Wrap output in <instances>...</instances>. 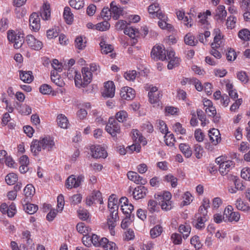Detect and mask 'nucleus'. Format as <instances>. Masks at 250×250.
Here are the masks:
<instances>
[{"instance_id": "obj_17", "label": "nucleus", "mask_w": 250, "mask_h": 250, "mask_svg": "<svg viewBox=\"0 0 250 250\" xmlns=\"http://www.w3.org/2000/svg\"><path fill=\"white\" fill-rule=\"evenodd\" d=\"M147 191V188L144 186H138L133 191V196L135 200H139L144 198Z\"/></svg>"}, {"instance_id": "obj_36", "label": "nucleus", "mask_w": 250, "mask_h": 250, "mask_svg": "<svg viewBox=\"0 0 250 250\" xmlns=\"http://www.w3.org/2000/svg\"><path fill=\"white\" fill-rule=\"evenodd\" d=\"M163 231V228L160 225H157L150 229V234L152 238L160 236Z\"/></svg>"}, {"instance_id": "obj_39", "label": "nucleus", "mask_w": 250, "mask_h": 250, "mask_svg": "<svg viewBox=\"0 0 250 250\" xmlns=\"http://www.w3.org/2000/svg\"><path fill=\"white\" fill-rule=\"evenodd\" d=\"M238 35L239 38L243 41H248L250 40V31L246 28L240 30Z\"/></svg>"}, {"instance_id": "obj_32", "label": "nucleus", "mask_w": 250, "mask_h": 250, "mask_svg": "<svg viewBox=\"0 0 250 250\" xmlns=\"http://www.w3.org/2000/svg\"><path fill=\"white\" fill-rule=\"evenodd\" d=\"M63 17L67 24H71L73 21V15L69 7L64 8Z\"/></svg>"}, {"instance_id": "obj_34", "label": "nucleus", "mask_w": 250, "mask_h": 250, "mask_svg": "<svg viewBox=\"0 0 250 250\" xmlns=\"http://www.w3.org/2000/svg\"><path fill=\"white\" fill-rule=\"evenodd\" d=\"M147 209L151 213L158 211L159 207L158 206L157 202L153 199L149 200L147 203Z\"/></svg>"}, {"instance_id": "obj_20", "label": "nucleus", "mask_w": 250, "mask_h": 250, "mask_svg": "<svg viewBox=\"0 0 250 250\" xmlns=\"http://www.w3.org/2000/svg\"><path fill=\"white\" fill-rule=\"evenodd\" d=\"M233 167L232 161H225L223 164H220V167H219V171L222 175H224L227 174Z\"/></svg>"}, {"instance_id": "obj_62", "label": "nucleus", "mask_w": 250, "mask_h": 250, "mask_svg": "<svg viewBox=\"0 0 250 250\" xmlns=\"http://www.w3.org/2000/svg\"><path fill=\"white\" fill-rule=\"evenodd\" d=\"M75 85L77 87L80 88L83 87V80L80 73L76 72L74 78Z\"/></svg>"}, {"instance_id": "obj_47", "label": "nucleus", "mask_w": 250, "mask_h": 250, "mask_svg": "<svg viewBox=\"0 0 250 250\" xmlns=\"http://www.w3.org/2000/svg\"><path fill=\"white\" fill-rule=\"evenodd\" d=\"M96 29L100 31H104L107 30L110 27V24L108 22L107 20L98 23L95 25Z\"/></svg>"}, {"instance_id": "obj_5", "label": "nucleus", "mask_w": 250, "mask_h": 250, "mask_svg": "<svg viewBox=\"0 0 250 250\" xmlns=\"http://www.w3.org/2000/svg\"><path fill=\"white\" fill-rule=\"evenodd\" d=\"M8 40L14 43L15 48H20L24 42L23 36L21 34L16 33L13 30H9L7 32Z\"/></svg>"}, {"instance_id": "obj_33", "label": "nucleus", "mask_w": 250, "mask_h": 250, "mask_svg": "<svg viewBox=\"0 0 250 250\" xmlns=\"http://www.w3.org/2000/svg\"><path fill=\"white\" fill-rule=\"evenodd\" d=\"M60 28L58 26H54L47 30L46 36L48 39H52L59 36Z\"/></svg>"}, {"instance_id": "obj_6", "label": "nucleus", "mask_w": 250, "mask_h": 250, "mask_svg": "<svg viewBox=\"0 0 250 250\" xmlns=\"http://www.w3.org/2000/svg\"><path fill=\"white\" fill-rule=\"evenodd\" d=\"M151 57L154 61H165L167 59L166 50L160 45H155L151 50Z\"/></svg>"}, {"instance_id": "obj_60", "label": "nucleus", "mask_w": 250, "mask_h": 250, "mask_svg": "<svg viewBox=\"0 0 250 250\" xmlns=\"http://www.w3.org/2000/svg\"><path fill=\"white\" fill-rule=\"evenodd\" d=\"M159 4L158 3L154 2L150 5L148 7V11L150 14L154 15L155 12L159 10Z\"/></svg>"}, {"instance_id": "obj_49", "label": "nucleus", "mask_w": 250, "mask_h": 250, "mask_svg": "<svg viewBox=\"0 0 250 250\" xmlns=\"http://www.w3.org/2000/svg\"><path fill=\"white\" fill-rule=\"evenodd\" d=\"M127 117V113L124 110H121L116 114V120L119 122L123 123L126 121Z\"/></svg>"}, {"instance_id": "obj_38", "label": "nucleus", "mask_w": 250, "mask_h": 250, "mask_svg": "<svg viewBox=\"0 0 250 250\" xmlns=\"http://www.w3.org/2000/svg\"><path fill=\"white\" fill-rule=\"evenodd\" d=\"M23 208L25 212L30 214H34L38 209V206L30 203H26Z\"/></svg>"}, {"instance_id": "obj_61", "label": "nucleus", "mask_w": 250, "mask_h": 250, "mask_svg": "<svg viewBox=\"0 0 250 250\" xmlns=\"http://www.w3.org/2000/svg\"><path fill=\"white\" fill-rule=\"evenodd\" d=\"M171 239L173 243L175 245H179L182 243V238L180 234L177 233L172 234Z\"/></svg>"}, {"instance_id": "obj_56", "label": "nucleus", "mask_w": 250, "mask_h": 250, "mask_svg": "<svg viewBox=\"0 0 250 250\" xmlns=\"http://www.w3.org/2000/svg\"><path fill=\"white\" fill-rule=\"evenodd\" d=\"M236 18L233 16H229L226 21V25L228 28L232 29L235 26Z\"/></svg>"}, {"instance_id": "obj_4", "label": "nucleus", "mask_w": 250, "mask_h": 250, "mask_svg": "<svg viewBox=\"0 0 250 250\" xmlns=\"http://www.w3.org/2000/svg\"><path fill=\"white\" fill-rule=\"evenodd\" d=\"M105 129L112 137L116 138L117 135L121 132L120 126L118 122L113 117L109 118L108 122L105 126Z\"/></svg>"}, {"instance_id": "obj_15", "label": "nucleus", "mask_w": 250, "mask_h": 250, "mask_svg": "<svg viewBox=\"0 0 250 250\" xmlns=\"http://www.w3.org/2000/svg\"><path fill=\"white\" fill-rule=\"evenodd\" d=\"M220 135L219 131L217 129L212 128L209 130V140L213 145H217L221 141Z\"/></svg>"}, {"instance_id": "obj_13", "label": "nucleus", "mask_w": 250, "mask_h": 250, "mask_svg": "<svg viewBox=\"0 0 250 250\" xmlns=\"http://www.w3.org/2000/svg\"><path fill=\"white\" fill-rule=\"evenodd\" d=\"M127 176L129 180L133 181L136 184L145 185L146 183V179L143 178L137 172L130 171L127 172Z\"/></svg>"}, {"instance_id": "obj_51", "label": "nucleus", "mask_w": 250, "mask_h": 250, "mask_svg": "<svg viewBox=\"0 0 250 250\" xmlns=\"http://www.w3.org/2000/svg\"><path fill=\"white\" fill-rule=\"evenodd\" d=\"M194 155L196 158L201 159L203 156L204 149L199 144H196L194 146Z\"/></svg>"}, {"instance_id": "obj_41", "label": "nucleus", "mask_w": 250, "mask_h": 250, "mask_svg": "<svg viewBox=\"0 0 250 250\" xmlns=\"http://www.w3.org/2000/svg\"><path fill=\"white\" fill-rule=\"evenodd\" d=\"M124 33L125 35H128L130 38H132L133 43H135L137 42V40L134 39L136 33H138V32L135 29L131 27H127L125 28L124 30Z\"/></svg>"}, {"instance_id": "obj_53", "label": "nucleus", "mask_w": 250, "mask_h": 250, "mask_svg": "<svg viewBox=\"0 0 250 250\" xmlns=\"http://www.w3.org/2000/svg\"><path fill=\"white\" fill-rule=\"evenodd\" d=\"M137 76V72L135 70H130L126 72L124 77L127 81L133 82Z\"/></svg>"}, {"instance_id": "obj_48", "label": "nucleus", "mask_w": 250, "mask_h": 250, "mask_svg": "<svg viewBox=\"0 0 250 250\" xmlns=\"http://www.w3.org/2000/svg\"><path fill=\"white\" fill-rule=\"evenodd\" d=\"M85 43H86V42L83 41V40L82 36H78L77 38H76V39H75V47L80 50H82L85 47V46H86Z\"/></svg>"}, {"instance_id": "obj_12", "label": "nucleus", "mask_w": 250, "mask_h": 250, "mask_svg": "<svg viewBox=\"0 0 250 250\" xmlns=\"http://www.w3.org/2000/svg\"><path fill=\"white\" fill-rule=\"evenodd\" d=\"M30 26L35 32L39 30L41 27L40 18L36 13H33L29 18Z\"/></svg>"}, {"instance_id": "obj_21", "label": "nucleus", "mask_w": 250, "mask_h": 250, "mask_svg": "<svg viewBox=\"0 0 250 250\" xmlns=\"http://www.w3.org/2000/svg\"><path fill=\"white\" fill-rule=\"evenodd\" d=\"M83 80V87L87 85L91 81L92 73L88 68H83L82 70Z\"/></svg>"}, {"instance_id": "obj_27", "label": "nucleus", "mask_w": 250, "mask_h": 250, "mask_svg": "<svg viewBox=\"0 0 250 250\" xmlns=\"http://www.w3.org/2000/svg\"><path fill=\"white\" fill-rule=\"evenodd\" d=\"M176 15L179 20H183L186 25L191 27L192 23H191L192 19L190 16H189V18L188 16H185V13L180 10L176 12Z\"/></svg>"}, {"instance_id": "obj_19", "label": "nucleus", "mask_w": 250, "mask_h": 250, "mask_svg": "<svg viewBox=\"0 0 250 250\" xmlns=\"http://www.w3.org/2000/svg\"><path fill=\"white\" fill-rule=\"evenodd\" d=\"M114 195L110 196L108 199V207L111 213H118L119 205H118V200L113 197Z\"/></svg>"}, {"instance_id": "obj_16", "label": "nucleus", "mask_w": 250, "mask_h": 250, "mask_svg": "<svg viewBox=\"0 0 250 250\" xmlns=\"http://www.w3.org/2000/svg\"><path fill=\"white\" fill-rule=\"evenodd\" d=\"M227 12L224 5H219L216 10L215 19L218 22H223L225 20Z\"/></svg>"}, {"instance_id": "obj_1", "label": "nucleus", "mask_w": 250, "mask_h": 250, "mask_svg": "<svg viewBox=\"0 0 250 250\" xmlns=\"http://www.w3.org/2000/svg\"><path fill=\"white\" fill-rule=\"evenodd\" d=\"M55 146L54 140L50 137L41 138L40 141L34 140L31 145V151L35 155H37L42 148L51 151Z\"/></svg>"}, {"instance_id": "obj_11", "label": "nucleus", "mask_w": 250, "mask_h": 250, "mask_svg": "<svg viewBox=\"0 0 250 250\" xmlns=\"http://www.w3.org/2000/svg\"><path fill=\"white\" fill-rule=\"evenodd\" d=\"M104 90L102 95L104 97L112 98L114 97L115 86L112 81H108L104 83Z\"/></svg>"}, {"instance_id": "obj_58", "label": "nucleus", "mask_w": 250, "mask_h": 250, "mask_svg": "<svg viewBox=\"0 0 250 250\" xmlns=\"http://www.w3.org/2000/svg\"><path fill=\"white\" fill-rule=\"evenodd\" d=\"M111 10L108 7H104L101 13V17L105 20H109L111 17Z\"/></svg>"}, {"instance_id": "obj_45", "label": "nucleus", "mask_w": 250, "mask_h": 250, "mask_svg": "<svg viewBox=\"0 0 250 250\" xmlns=\"http://www.w3.org/2000/svg\"><path fill=\"white\" fill-rule=\"evenodd\" d=\"M78 215L79 218L83 220H86L89 217V213L87 210L80 208L77 210Z\"/></svg>"}, {"instance_id": "obj_59", "label": "nucleus", "mask_w": 250, "mask_h": 250, "mask_svg": "<svg viewBox=\"0 0 250 250\" xmlns=\"http://www.w3.org/2000/svg\"><path fill=\"white\" fill-rule=\"evenodd\" d=\"M241 176L244 179L250 181V168L244 167L241 170Z\"/></svg>"}, {"instance_id": "obj_22", "label": "nucleus", "mask_w": 250, "mask_h": 250, "mask_svg": "<svg viewBox=\"0 0 250 250\" xmlns=\"http://www.w3.org/2000/svg\"><path fill=\"white\" fill-rule=\"evenodd\" d=\"M20 77L21 81H22L23 82L25 83H31L34 79V77L32 75V72L31 71H20Z\"/></svg>"}, {"instance_id": "obj_52", "label": "nucleus", "mask_w": 250, "mask_h": 250, "mask_svg": "<svg viewBox=\"0 0 250 250\" xmlns=\"http://www.w3.org/2000/svg\"><path fill=\"white\" fill-rule=\"evenodd\" d=\"M82 242L86 247H90L93 244L92 235H90L89 233L83 234V236L82 238Z\"/></svg>"}, {"instance_id": "obj_63", "label": "nucleus", "mask_w": 250, "mask_h": 250, "mask_svg": "<svg viewBox=\"0 0 250 250\" xmlns=\"http://www.w3.org/2000/svg\"><path fill=\"white\" fill-rule=\"evenodd\" d=\"M51 91L52 87L47 84H43L40 87V92L43 94H49Z\"/></svg>"}, {"instance_id": "obj_40", "label": "nucleus", "mask_w": 250, "mask_h": 250, "mask_svg": "<svg viewBox=\"0 0 250 250\" xmlns=\"http://www.w3.org/2000/svg\"><path fill=\"white\" fill-rule=\"evenodd\" d=\"M76 229L78 231L84 234L89 233L91 231V229L86 226L83 223H79L77 225Z\"/></svg>"}, {"instance_id": "obj_42", "label": "nucleus", "mask_w": 250, "mask_h": 250, "mask_svg": "<svg viewBox=\"0 0 250 250\" xmlns=\"http://www.w3.org/2000/svg\"><path fill=\"white\" fill-rule=\"evenodd\" d=\"M101 51L103 53L107 54L113 50V47L111 45L107 44L104 41H102L100 43Z\"/></svg>"}, {"instance_id": "obj_2", "label": "nucleus", "mask_w": 250, "mask_h": 250, "mask_svg": "<svg viewBox=\"0 0 250 250\" xmlns=\"http://www.w3.org/2000/svg\"><path fill=\"white\" fill-rule=\"evenodd\" d=\"M171 194L168 191H165L163 194H155V198L159 202L162 210L168 211L172 208Z\"/></svg>"}, {"instance_id": "obj_64", "label": "nucleus", "mask_w": 250, "mask_h": 250, "mask_svg": "<svg viewBox=\"0 0 250 250\" xmlns=\"http://www.w3.org/2000/svg\"><path fill=\"white\" fill-rule=\"evenodd\" d=\"M82 200V196L80 194H76L71 197V203L74 205L80 203Z\"/></svg>"}, {"instance_id": "obj_44", "label": "nucleus", "mask_w": 250, "mask_h": 250, "mask_svg": "<svg viewBox=\"0 0 250 250\" xmlns=\"http://www.w3.org/2000/svg\"><path fill=\"white\" fill-rule=\"evenodd\" d=\"M5 182L9 185H14L18 180L17 175L14 173H10L5 177Z\"/></svg>"}, {"instance_id": "obj_30", "label": "nucleus", "mask_w": 250, "mask_h": 250, "mask_svg": "<svg viewBox=\"0 0 250 250\" xmlns=\"http://www.w3.org/2000/svg\"><path fill=\"white\" fill-rule=\"evenodd\" d=\"M184 42L186 44L190 46H195L198 42V40H195V37L190 33L186 35L184 37Z\"/></svg>"}, {"instance_id": "obj_37", "label": "nucleus", "mask_w": 250, "mask_h": 250, "mask_svg": "<svg viewBox=\"0 0 250 250\" xmlns=\"http://www.w3.org/2000/svg\"><path fill=\"white\" fill-rule=\"evenodd\" d=\"M191 228L189 225H181L179 227V232L183 234V238H187L190 232Z\"/></svg>"}, {"instance_id": "obj_14", "label": "nucleus", "mask_w": 250, "mask_h": 250, "mask_svg": "<svg viewBox=\"0 0 250 250\" xmlns=\"http://www.w3.org/2000/svg\"><path fill=\"white\" fill-rule=\"evenodd\" d=\"M135 91L132 88L125 87L120 92L121 97L126 100H131L135 97Z\"/></svg>"}, {"instance_id": "obj_46", "label": "nucleus", "mask_w": 250, "mask_h": 250, "mask_svg": "<svg viewBox=\"0 0 250 250\" xmlns=\"http://www.w3.org/2000/svg\"><path fill=\"white\" fill-rule=\"evenodd\" d=\"M70 5L76 9H80L83 7V0H69Z\"/></svg>"}, {"instance_id": "obj_57", "label": "nucleus", "mask_w": 250, "mask_h": 250, "mask_svg": "<svg viewBox=\"0 0 250 250\" xmlns=\"http://www.w3.org/2000/svg\"><path fill=\"white\" fill-rule=\"evenodd\" d=\"M121 208L126 217H130L131 214L134 209V207L131 204H130L127 207L121 206Z\"/></svg>"}, {"instance_id": "obj_50", "label": "nucleus", "mask_w": 250, "mask_h": 250, "mask_svg": "<svg viewBox=\"0 0 250 250\" xmlns=\"http://www.w3.org/2000/svg\"><path fill=\"white\" fill-rule=\"evenodd\" d=\"M100 247L103 248L105 250H116L117 247L116 244L112 242H109L106 238V241L102 244Z\"/></svg>"}, {"instance_id": "obj_43", "label": "nucleus", "mask_w": 250, "mask_h": 250, "mask_svg": "<svg viewBox=\"0 0 250 250\" xmlns=\"http://www.w3.org/2000/svg\"><path fill=\"white\" fill-rule=\"evenodd\" d=\"M35 191V188L31 184L27 185L23 190L25 196L26 198H31L32 196H33Z\"/></svg>"}, {"instance_id": "obj_18", "label": "nucleus", "mask_w": 250, "mask_h": 250, "mask_svg": "<svg viewBox=\"0 0 250 250\" xmlns=\"http://www.w3.org/2000/svg\"><path fill=\"white\" fill-rule=\"evenodd\" d=\"M208 220V217L194 215L192 223L194 227L198 229H202L205 228V223Z\"/></svg>"}, {"instance_id": "obj_29", "label": "nucleus", "mask_w": 250, "mask_h": 250, "mask_svg": "<svg viewBox=\"0 0 250 250\" xmlns=\"http://www.w3.org/2000/svg\"><path fill=\"white\" fill-rule=\"evenodd\" d=\"M179 149L186 157L189 158L191 156L192 154V150L188 144L185 143L180 144Z\"/></svg>"}, {"instance_id": "obj_10", "label": "nucleus", "mask_w": 250, "mask_h": 250, "mask_svg": "<svg viewBox=\"0 0 250 250\" xmlns=\"http://www.w3.org/2000/svg\"><path fill=\"white\" fill-rule=\"evenodd\" d=\"M92 156L96 159L105 158L107 156V153L104 148L100 146H94L91 147Z\"/></svg>"}, {"instance_id": "obj_9", "label": "nucleus", "mask_w": 250, "mask_h": 250, "mask_svg": "<svg viewBox=\"0 0 250 250\" xmlns=\"http://www.w3.org/2000/svg\"><path fill=\"white\" fill-rule=\"evenodd\" d=\"M25 42L31 49L35 50H40L43 46L42 42L36 39L32 35H28L26 37Z\"/></svg>"}, {"instance_id": "obj_55", "label": "nucleus", "mask_w": 250, "mask_h": 250, "mask_svg": "<svg viewBox=\"0 0 250 250\" xmlns=\"http://www.w3.org/2000/svg\"><path fill=\"white\" fill-rule=\"evenodd\" d=\"M228 214L227 217H228V220L230 222H238L240 219V215L238 212L232 211Z\"/></svg>"}, {"instance_id": "obj_3", "label": "nucleus", "mask_w": 250, "mask_h": 250, "mask_svg": "<svg viewBox=\"0 0 250 250\" xmlns=\"http://www.w3.org/2000/svg\"><path fill=\"white\" fill-rule=\"evenodd\" d=\"M145 88L147 91L149 90L148 97V101L150 104H156L160 102L162 94L157 87L152 85H146Z\"/></svg>"}, {"instance_id": "obj_26", "label": "nucleus", "mask_w": 250, "mask_h": 250, "mask_svg": "<svg viewBox=\"0 0 250 250\" xmlns=\"http://www.w3.org/2000/svg\"><path fill=\"white\" fill-rule=\"evenodd\" d=\"M236 208L245 212L250 210V207L247 203H245L240 198H238L235 202Z\"/></svg>"}, {"instance_id": "obj_23", "label": "nucleus", "mask_w": 250, "mask_h": 250, "mask_svg": "<svg viewBox=\"0 0 250 250\" xmlns=\"http://www.w3.org/2000/svg\"><path fill=\"white\" fill-rule=\"evenodd\" d=\"M118 213H110L107 219V224L109 229L112 231L116 226V222L119 220Z\"/></svg>"}, {"instance_id": "obj_8", "label": "nucleus", "mask_w": 250, "mask_h": 250, "mask_svg": "<svg viewBox=\"0 0 250 250\" xmlns=\"http://www.w3.org/2000/svg\"><path fill=\"white\" fill-rule=\"evenodd\" d=\"M85 203L89 206L93 204H103V201L101 193L98 190L93 191L91 195L86 198Z\"/></svg>"}, {"instance_id": "obj_25", "label": "nucleus", "mask_w": 250, "mask_h": 250, "mask_svg": "<svg viewBox=\"0 0 250 250\" xmlns=\"http://www.w3.org/2000/svg\"><path fill=\"white\" fill-rule=\"evenodd\" d=\"M40 15L43 20H48L50 18V5L44 3L41 9Z\"/></svg>"}, {"instance_id": "obj_35", "label": "nucleus", "mask_w": 250, "mask_h": 250, "mask_svg": "<svg viewBox=\"0 0 250 250\" xmlns=\"http://www.w3.org/2000/svg\"><path fill=\"white\" fill-rule=\"evenodd\" d=\"M114 2L112 1L110 4V10L113 13L114 15L113 16V18L115 20H117L119 16L122 15L123 10L120 8L118 7L116 5L114 4Z\"/></svg>"}, {"instance_id": "obj_28", "label": "nucleus", "mask_w": 250, "mask_h": 250, "mask_svg": "<svg viewBox=\"0 0 250 250\" xmlns=\"http://www.w3.org/2000/svg\"><path fill=\"white\" fill-rule=\"evenodd\" d=\"M57 121L59 126L62 128H67L69 122L66 117L63 114H60L57 116Z\"/></svg>"}, {"instance_id": "obj_54", "label": "nucleus", "mask_w": 250, "mask_h": 250, "mask_svg": "<svg viewBox=\"0 0 250 250\" xmlns=\"http://www.w3.org/2000/svg\"><path fill=\"white\" fill-rule=\"evenodd\" d=\"M165 180L170 182L172 187L175 188L177 185V179L171 174H168L165 176Z\"/></svg>"}, {"instance_id": "obj_31", "label": "nucleus", "mask_w": 250, "mask_h": 250, "mask_svg": "<svg viewBox=\"0 0 250 250\" xmlns=\"http://www.w3.org/2000/svg\"><path fill=\"white\" fill-rule=\"evenodd\" d=\"M92 240L93 241V245L96 247H100L102 244H104L105 241H106V238L105 237L100 238L95 234H92Z\"/></svg>"}, {"instance_id": "obj_7", "label": "nucleus", "mask_w": 250, "mask_h": 250, "mask_svg": "<svg viewBox=\"0 0 250 250\" xmlns=\"http://www.w3.org/2000/svg\"><path fill=\"white\" fill-rule=\"evenodd\" d=\"M84 176L79 175L77 178L73 175L68 177L66 181L65 186L67 188H76L79 187L83 181Z\"/></svg>"}, {"instance_id": "obj_24", "label": "nucleus", "mask_w": 250, "mask_h": 250, "mask_svg": "<svg viewBox=\"0 0 250 250\" xmlns=\"http://www.w3.org/2000/svg\"><path fill=\"white\" fill-rule=\"evenodd\" d=\"M51 81L57 86L62 87L64 85V83L58 72L55 70L51 72Z\"/></svg>"}]
</instances>
